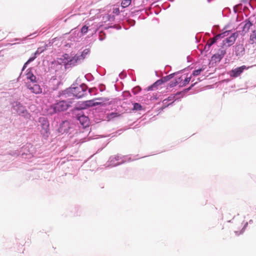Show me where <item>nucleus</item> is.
I'll return each mask as SVG.
<instances>
[{
    "mask_svg": "<svg viewBox=\"0 0 256 256\" xmlns=\"http://www.w3.org/2000/svg\"><path fill=\"white\" fill-rule=\"evenodd\" d=\"M90 52V50L88 49H85L84 50V51L82 52V53L80 54H79L80 56H84V60L85 58L86 55H87Z\"/></svg>",
    "mask_w": 256,
    "mask_h": 256,
    "instance_id": "b1692460",
    "label": "nucleus"
},
{
    "mask_svg": "<svg viewBox=\"0 0 256 256\" xmlns=\"http://www.w3.org/2000/svg\"><path fill=\"white\" fill-rule=\"evenodd\" d=\"M132 2V0H123L122 2L121 6L122 8H125L129 6Z\"/></svg>",
    "mask_w": 256,
    "mask_h": 256,
    "instance_id": "dca6fc26",
    "label": "nucleus"
},
{
    "mask_svg": "<svg viewBox=\"0 0 256 256\" xmlns=\"http://www.w3.org/2000/svg\"><path fill=\"white\" fill-rule=\"evenodd\" d=\"M238 36V32L233 33L230 36L226 38L223 40L222 46H225L226 44H228V46H232L235 42Z\"/></svg>",
    "mask_w": 256,
    "mask_h": 256,
    "instance_id": "20e7f679",
    "label": "nucleus"
},
{
    "mask_svg": "<svg viewBox=\"0 0 256 256\" xmlns=\"http://www.w3.org/2000/svg\"><path fill=\"white\" fill-rule=\"evenodd\" d=\"M88 27L86 26H84L82 27L81 29V32L82 34H86L88 32Z\"/></svg>",
    "mask_w": 256,
    "mask_h": 256,
    "instance_id": "a878e982",
    "label": "nucleus"
},
{
    "mask_svg": "<svg viewBox=\"0 0 256 256\" xmlns=\"http://www.w3.org/2000/svg\"><path fill=\"white\" fill-rule=\"evenodd\" d=\"M248 67H246V66H242L240 67L236 68L230 72V76L234 78H236L240 76L244 70H248Z\"/></svg>",
    "mask_w": 256,
    "mask_h": 256,
    "instance_id": "423d86ee",
    "label": "nucleus"
},
{
    "mask_svg": "<svg viewBox=\"0 0 256 256\" xmlns=\"http://www.w3.org/2000/svg\"><path fill=\"white\" fill-rule=\"evenodd\" d=\"M70 128V122L67 121H63L58 129V132L60 134L67 133Z\"/></svg>",
    "mask_w": 256,
    "mask_h": 256,
    "instance_id": "1a4fd4ad",
    "label": "nucleus"
},
{
    "mask_svg": "<svg viewBox=\"0 0 256 256\" xmlns=\"http://www.w3.org/2000/svg\"><path fill=\"white\" fill-rule=\"evenodd\" d=\"M62 57H63V62H68V60H70L69 56L68 54H64Z\"/></svg>",
    "mask_w": 256,
    "mask_h": 256,
    "instance_id": "c85d7f7f",
    "label": "nucleus"
},
{
    "mask_svg": "<svg viewBox=\"0 0 256 256\" xmlns=\"http://www.w3.org/2000/svg\"><path fill=\"white\" fill-rule=\"evenodd\" d=\"M222 58L221 57L220 54L216 53L212 56V60L214 62H218Z\"/></svg>",
    "mask_w": 256,
    "mask_h": 256,
    "instance_id": "4468645a",
    "label": "nucleus"
},
{
    "mask_svg": "<svg viewBox=\"0 0 256 256\" xmlns=\"http://www.w3.org/2000/svg\"><path fill=\"white\" fill-rule=\"evenodd\" d=\"M204 70V68H200L196 70H195L192 72V75L194 76H196L200 74V73Z\"/></svg>",
    "mask_w": 256,
    "mask_h": 256,
    "instance_id": "4be33fe9",
    "label": "nucleus"
},
{
    "mask_svg": "<svg viewBox=\"0 0 256 256\" xmlns=\"http://www.w3.org/2000/svg\"><path fill=\"white\" fill-rule=\"evenodd\" d=\"M252 26V24L250 20L246 21V23L243 28L244 30L248 32Z\"/></svg>",
    "mask_w": 256,
    "mask_h": 256,
    "instance_id": "2eb2a0df",
    "label": "nucleus"
},
{
    "mask_svg": "<svg viewBox=\"0 0 256 256\" xmlns=\"http://www.w3.org/2000/svg\"><path fill=\"white\" fill-rule=\"evenodd\" d=\"M118 116H119V114L118 113L112 112L108 115V118L110 120V119L114 118L115 117Z\"/></svg>",
    "mask_w": 256,
    "mask_h": 256,
    "instance_id": "5701e85b",
    "label": "nucleus"
},
{
    "mask_svg": "<svg viewBox=\"0 0 256 256\" xmlns=\"http://www.w3.org/2000/svg\"><path fill=\"white\" fill-rule=\"evenodd\" d=\"M82 60H84V56L76 54L71 59H70V60H68L66 62H64V63L66 66H76L78 62H80Z\"/></svg>",
    "mask_w": 256,
    "mask_h": 256,
    "instance_id": "7ed1b4c3",
    "label": "nucleus"
},
{
    "mask_svg": "<svg viewBox=\"0 0 256 256\" xmlns=\"http://www.w3.org/2000/svg\"><path fill=\"white\" fill-rule=\"evenodd\" d=\"M28 88L31 90L32 92L36 94H40L42 92V89L40 86L37 84H32V85L30 84Z\"/></svg>",
    "mask_w": 256,
    "mask_h": 256,
    "instance_id": "9d476101",
    "label": "nucleus"
},
{
    "mask_svg": "<svg viewBox=\"0 0 256 256\" xmlns=\"http://www.w3.org/2000/svg\"><path fill=\"white\" fill-rule=\"evenodd\" d=\"M190 79H191L190 77L186 78L185 80H184L183 83H182V86H185L187 84H188L189 83V82H190Z\"/></svg>",
    "mask_w": 256,
    "mask_h": 256,
    "instance_id": "bb28decb",
    "label": "nucleus"
},
{
    "mask_svg": "<svg viewBox=\"0 0 256 256\" xmlns=\"http://www.w3.org/2000/svg\"><path fill=\"white\" fill-rule=\"evenodd\" d=\"M209 48H208V46H207V44L205 46L204 48V50H208Z\"/></svg>",
    "mask_w": 256,
    "mask_h": 256,
    "instance_id": "473e14b6",
    "label": "nucleus"
},
{
    "mask_svg": "<svg viewBox=\"0 0 256 256\" xmlns=\"http://www.w3.org/2000/svg\"><path fill=\"white\" fill-rule=\"evenodd\" d=\"M70 106L68 102L65 100H61L50 106L48 110L49 114H53L58 112L66 110Z\"/></svg>",
    "mask_w": 256,
    "mask_h": 256,
    "instance_id": "f257e3e1",
    "label": "nucleus"
},
{
    "mask_svg": "<svg viewBox=\"0 0 256 256\" xmlns=\"http://www.w3.org/2000/svg\"><path fill=\"white\" fill-rule=\"evenodd\" d=\"M40 52H39L38 50L34 54V56L32 58H30L27 61V62L26 63V64H28V63H30V62L33 61L36 58V54H40Z\"/></svg>",
    "mask_w": 256,
    "mask_h": 256,
    "instance_id": "aec40b11",
    "label": "nucleus"
},
{
    "mask_svg": "<svg viewBox=\"0 0 256 256\" xmlns=\"http://www.w3.org/2000/svg\"><path fill=\"white\" fill-rule=\"evenodd\" d=\"M14 108L16 111L17 113L19 115H22L26 116V115L28 114V112L26 109V108L20 102L16 103L14 106Z\"/></svg>",
    "mask_w": 256,
    "mask_h": 256,
    "instance_id": "0eeeda50",
    "label": "nucleus"
},
{
    "mask_svg": "<svg viewBox=\"0 0 256 256\" xmlns=\"http://www.w3.org/2000/svg\"><path fill=\"white\" fill-rule=\"evenodd\" d=\"M218 54H220V56L222 57V58L224 56V55L226 54V50L224 49V46H222V48H220L218 50V52H216Z\"/></svg>",
    "mask_w": 256,
    "mask_h": 256,
    "instance_id": "a211bd4d",
    "label": "nucleus"
},
{
    "mask_svg": "<svg viewBox=\"0 0 256 256\" xmlns=\"http://www.w3.org/2000/svg\"><path fill=\"white\" fill-rule=\"evenodd\" d=\"M173 77V74H171L168 75L162 78V79L163 80L164 82H166L169 80H170Z\"/></svg>",
    "mask_w": 256,
    "mask_h": 256,
    "instance_id": "412c9836",
    "label": "nucleus"
},
{
    "mask_svg": "<svg viewBox=\"0 0 256 256\" xmlns=\"http://www.w3.org/2000/svg\"><path fill=\"white\" fill-rule=\"evenodd\" d=\"M26 78L30 80V81L32 82H34L36 81V76L31 72L27 73Z\"/></svg>",
    "mask_w": 256,
    "mask_h": 256,
    "instance_id": "6ab92c4d",
    "label": "nucleus"
},
{
    "mask_svg": "<svg viewBox=\"0 0 256 256\" xmlns=\"http://www.w3.org/2000/svg\"><path fill=\"white\" fill-rule=\"evenodd\" d=\"M228 32L226 31L224 32H222V34H217L216 36H214V37L212 38H210L208 40V42L206 43L207 44L208 48H210L213 44H214L216 42L217 40H218L219 38H224L225 36H228Z\"/></svg>",
    "mask_w": 256,
    "mask_h": 256,
    "instance_id": "39448f33",
    "label": "nucleus"
},
{
    "mask_svg": "<svg viewBox=\"0 0 256 256\" xmlns=\"http://www.w3.org/2000/svg\"><path fill=\"white\" fill-rule=\"evenodd\" d=\"M142 108V106L138 103H135L134 105V110H140Z\"/></svg>",
    "mask_w": 256,
    "mask_h": 256,
    "instance_id": "393cba45",
    "label": "nucleus"
},
{
    "mask_svg": "<svg viewBox=\"0 0 256 256\" xmlns=\"http://www.w3.org/2000/svg\"><path fill=\"white\" fill-rule=\"evenodd\" d=\"M244 51V48H243L242 46H236V56L240 54V52H242Z\"/></svg>",
    "mask_w": 256,
    "mask_h": 256,
    "instance_id": "f3484780",
    "label": "nucleus"
},
{
    "mask_svg": "<svg viewBox=\"0 0 256 256\" xmlns=\"http://www.w3.org/2000/svg\"><path fill=\"white\" fill-rule=\"evenodd\" d=\"M178 83V81L177 80H176L174 82H171L170 84V87H174L176 86Z\"/></svg>",
    "mask_w": 256,
    "mask_h": 256,
    "instance_id": "c756f323",
    "label": "nucleus"
},
{
    "mask_svg": "<svg viewBox=\"0 0 256 256\" xmlns=\"http://www.w3.org/2000/svg\"><path fill=\"white\" fill-rule=\"evenodd\" d=\"M78 120L80 123V124L84 126V127H86L88 126L89 124V119L88 117L85 116H80L78 117Z\"/></svg>",
    "mask_w": 256,
    "mask_h": 256,
    "instance_id": "9b49d317",
    "label": "nucleus"
},
{
    "mask_svg": "<svg viewBox=\"0 0 256 256\" xmlns=\"http://www.w3.org/2000/svg\"><path fill=\"white\" fill-rule=\"evenodd\" d=\"M157 88L156 87V86L155 85H154V84H153L152 85H151L150 86L147 88V90H152L154 88Z\"/></svg>",
    "mask_w": 256,
    "mask_h": 256,
    "instance_id": "7c9ffc66",
    "label": "nucleus"
},
{
    "mask_svg": "<svg viewBox=\"0 0 256 256\" xmlns=\"http://www.w3.org/2000/svg\"><path fill=\"white\" fill-rule=\"evenodd\" d=\"M86 90L87 86L85 84H82L71 88L70 92L75 97L81 98L86 94Z\"/></svg>",
    "mask_w": 256,
    "mask_h": 256,
    "instance_id": "f03ea898",
    "label": "nucleus"
},
{
    "mask_svg": "<svg viewBox=\"0 0 256 256\" xmlns=\"http://www.w3.org/2000/svg\"><path fill=\"white\" fill-rule=\"evenodd\" d=\"M114 12L116 14H118V13H119V10L118 8H116L115 10H114Z\"/></svg>",
    "mask_w": 256,
    "mask_h": 256,
    "instance_id": "2f4dec72",
    "label": "nucleus"
},
{
    "mask_svg": "<svg viewBox=\"0 0 256 256\" xmlns=\"http://www.w3.org/2000/svg\"><path fill=\"white\" fill-rule=\"evenodd\" d=\"M256 42V30H254L252 32V33L250 35V42L251 44H254Z\"/></svg>",
    "mask_w": 256,
    "mask_h": 256,
    "instance_id": "ddd939ff",
    "label": "nucleus"
},
{
    "mask_svg": "<svg viewBox=\"0 0 256 256\" xmlns=\"http://www.w3.org/2000/svg\"><path fill=\"white\" fill-rule=\"evenodd\" d=\"M39 122L41 124L42 132L47 134L49 130V123L48 120L45 118H40Z\"/></svg>",
    "mask_w": 256,
    "mask_h": 256,
    "instance_id": "6e6552de",
    "label": "nucleus"
},
{
    "mask_svg": "<svg viewBox=\"0 0 256 256\" xmlns=\"http://www.w3.org/2000/svg\"><path fill=\"white\" fill-rule=\"evenodd\" d=\"M163 83H164V82L162 80V79L161 78L160 80H158L156 82L154 83V85H155L156 86V87L157 88L158 86L162 84Z\"/></svg>",
    "mask_w": 256,
    "mask_h": 256,
    "instance_id": "cd10ccee",
    "label": "nucleus"
},
{
    "mask_svg": "<svg viewBox=\"0 0 256 256\" xmlns=\"http://www.w3.org/2000/svg\"><path fill=\"white\" fill-rule=\"evenodd\" d=\"M26 64H24V67H23V70H24V69L26 67Z\"/></svg>",
    "mask_w": 256,
    "mask_h": 256,
    "instance_id": "72a5a7b5",
    "label": "nucleus"
},
{
    "mask_svg": "<svg viewBox=\"0 0 256 256\" xmlns=\"http://www.w3.org/2000/svg\"><path fill=\"white\" fill-rule=\"evenodd\" d=\"M100 102H95L94 100H86L84 102L83 104L84 106V108H86L87 107H91L96 106H98L100 104Z\"/></svg>",
    "mask_w": 256,
    "mask_h": 256,
    "instance_id": "f8f14e48",
    "label": "nucleus"
}]
</instances>
